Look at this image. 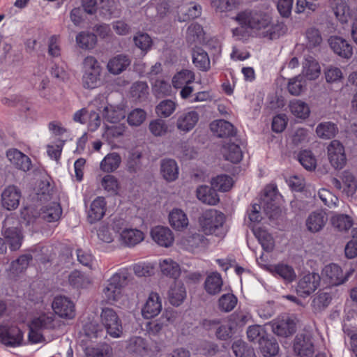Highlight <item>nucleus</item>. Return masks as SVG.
Segmentation results:
<instances>
[{"label":"nucleus","instance_id":"1","mask_svg":"<svg viewBox=\"0 0 357 357\" xmlns=\"http://www.w3.org/2000/svg\"><path fill=\"white\" fill-rule=\"evenodd\" d=\"M199 225L203 232L206 235L214 234L224 236L226 229L224 226L225 215L215 209L206 210L199 218Z\"/></svg>","mask_w":357,"mask_h":357},{"label":"nucleus","instance_id":"2","mask_svg":"<svg viewBox=\"0 0 357 357\" xmlns=\"http://www.w3.org/2000/svg\"><path fill=\"white\" fill-rule=\"evenodd\" d=\"M236 20L241 25L252 29L263 31L264 29L270 24V16L261 11L245 10L238 13Z\"/></svg>","mask_w":357,"mask_h":357},{"label":"nucleus","instance_id":"3","mask_svg":"<svg viewBox=\"0 0 357 357\" xmlns=\"http://www.w3.org/2000/svg\"><path fill=\"white\" fill-rule=\"evenodd\" d=\"M354 271V268H350L344 273L342 268L338 264L331 263L326 265L321 271L323 281L331 287L340 286L348 281Z\"/></svg>","mask_w":357,"mask_h":357},{"label":"nucleus","instance_id":"4","mask_svg":"<svg viewBox=\"0 0 357 357\" xmlns=\"http://www.w3.org/2000/svg\"><path fill=\"white\" fill-rule=\"evenodd\" d=\"M100 321L107 334L114 338L120 337L123 333L121 319L116 312L112 308H102L100 314Z\"/></svg>","mask_w":357,"mask_h":357},{"label":"nucleus","instance_id":"5","mask_svg":"<svg viewBox=\"0 0 357 357\" xmlns=\"http://www.w3.org/2000/svg\"><path fill=\"white\" fill-rule=\"evenodd\" d=\"M127 279L128 273L126 271L116 273L109 278L103 289L104 296L108 303L119 300L121 294V288L125 285Z\"/></svg>","mask_w":357,"mask_h":357},{"label":"nucleus","instance_id":"6","mask_svg":"<svg viewBox=\"0 0 357 357\" xmlns=\"http://www.w3.org/2000/svg\"><path fill=\"white\" fill-rule=\"evenodd\" d=\"M278 199L277 187L274 185H267L264 189L261 204L269 219H277L280 214V208L278 203Z\"/></svg>","mask_w":357,"mask_h":357},{"label":"nucleus","instance_id":"7","mask_svg":"<svg viewBox=\"0 0 357 357\" xmlns=\"http://www.w3.org/2000/svg\"><path fill=\"white\" fill-rule=\"evenodd\" d=\"M321 277L318 273H311L303 275L298 281L296 291L303 297L312 294L320 284Z\"/></svg>","mask_w":357,"mask_h":357},{"label":"nucleus","instance_id":"8","mask_svg":"<svg viewBox=\"0 0 357 357\" xmlns=\"http://www.w3.org/2000/svg\"><path fill=\"white\" fill-rule=\"evenodd\" d=\"M23 340L22 332L16 326H0V342L11 347L21 345Z\"/></svg>","mask_w":357,"mask_h":357},{"label":"nucleus","instance_id":"9","mask_svg":"<svg viewBox=\"0 0 357 357\" xmlns=\"http://www.w3.org/2000/svg\"><path fill=\"white\" fill-rule=\"evenodd\" d=\"M328 156L331 165L335 169H342L346 164L344 148L337 140H333L328 145Z\"/></svg>","mask_w":357,"mask_h":357},{"label":"nucleus","instance_id":"10","mask_svg":"<svg viewBox=\"0 0 357 357\" xmlns=\"http://www.w3.org/2000/svg\"><path fill=\"white\" fill-rule=\"evenodd\" d=\"M54 312L62 318L71 319L75 316L73 302L66 296H56L52 303Z\"/></svg>","mask_w":357,"mask_h":357},{"label":"nucleus","instance_id":"11","mask_svg":"<svg viewBox=\"0 0 357 357\" xmlns=\"http://www.w3.org/2000/svg\"><path fill=\"white\" fill-rule=\"evenodd\" d=\"M294 349L300 357H312L314 348L311 337L305 334L297 335L294 339Z\"/></svg>","mask_w":357,"mask_h":357},{"label":"nucleus","instance_id":"12","mask_svg":"<svg viewBox=\"0 0 357 357\" xmlns=\"http://www.w3.org/2000/svg\"><path fill=\"white\" fill-rule=\"evenodd\" d=\"M179 244L185 250L193 252L196 249L205 248L208 240L200 233H189L180 239Z\"/></svg>","mask_w":357,"mask_h":357},{"label":"nucleus","instance_id":"13","mask_svg":"<svg viewBox=\"0 0 357 357\" xmlns=\"http://www.w3.org/2000/svg\"><path fill=\"white\" fill-rule=\"evenodd\" d=\"M20 190L15 185H9L1 194L2 206L8 211L15 210L20 204Z\"/></svg>","mask_w":357,"mask_h":357},{"label":"nucleus","instance_id":"14","mask_svg":"<svg viewBox=\"0 0 357 357\" xmlns=\"http://www.w3.org/2000/svg\"><path fill=\"white\" fill-rule=\"evenodd\" d=\"M329 45L335 54L344 59H349L353 55L352 45L344 38L333 36L328 40Z\"/></svg>","mask_w":357,"mask_h":357},{"label":"nucleus","instance_id":"15","mask_svg":"<svg viewBox=\"0 0 357 357\" xmlns=\"http://www.w3.org/2000/svg\"><path fill=\"white\" fill-rule=\"evenodd\" d=\"M162 310L161 298L157 293L151 292L142 309V314L145 319L156 317Z\"/></svg>","mask_w":357,"mask_h":357},{"label":"nucleus","instance_id":"16","mask_svg":"<svg viewBox=\"0 0 357 357\" xmlns=\"http://www.w3.org/2000/svg\"><path fill=\"white\" fill-rule=\"evenodd\" d=\"M107 210V202L103 197H97L91 204L87 212L88 221L93 224L100 220Z\"/></svg>","mask_w":357,"mask_h":357},{"label":"nucleus","instance_id":"17","mask_svg":"<svg viewBox=\"0 0 357 357\" xmlns=\"http://www.w3.org/2000/svg\"><path fill=\"white\" fill-rule=\"evenodd\" d=\"M327 221L326 213L322 210H317L308 215L305 225L308 231L312 233H317L324 229Z\"/></svg>","mask_w":357,"mask_h":357},{"label":"nucleus","instance_id":"18","mask_svg":"<svg viewBox=\"0 0 357 357\" xmlns=\"http://www.w3.org/2000/svg\"><path fill=\"white\" fill-rule=\"evenodd\" d=\"M152 239L159 245L168 248L174 242L172 231L167 227L157 226L151 231Z\"/></svg>","mask_w":357,"mask_h":357},{"label":"nucleus","instance_id":"19","mask_svg":"<svg viewBox=\"0 0 357 357\" xmlns=\"http://www.w3.org/2000/svg\"><path fill=\"white\" fill-rule=\"evenodd\" d=\"M199 119V114L196 111L183 112L178 116L176 128L180 131L188 132L195 128Z\"/></svg>","mask_w":357,"mask_h":357},{"label":"nucleus","instance_id":"20","mask_svg":"<svg viewBox=\"0 0 357 357\" xmlns=\"http://www.w3.org/2000/svg\"><path fill=\"white\" fill-rule=\"evenodd\" d=\"M177 13L179 21L185 22L199 17L202 13V7L195 2L181 4L177 8Z\"/></svg>","mask_w":357,"mask_h":357},{"label":"nucleus","instance_id":"21","mask_svg":"<svg viewBox=\"0 0 357 357\" xmlns=\"http://www.w3.org/2000/svg\"><path fill=\"white\" fill-rule=\"evenodd\" d=\"M10 162L17 169L24 172L29 171L31 166L30 158L17 149H10L6 153Z\"/></svg>","mask_w":357,"mask_h":357},{"label":"nucleus","instance_id":"22","mask_svg":"<svg viewBox=\"0 0 357 357\" xmlns=\"http://www.w3.org/2000/svg\"><path fill=\"white\" fill-rule=\"evenodd\" d=\"M8 220H6L3 225V234L6 243L11 250L15 251L21 247L22 236L17 227H6Z\"/></svg>","mask_w":357,"mask_h":357},{"label":"nucleus","instance_id":"23","mask_svg":"<svg viewBox=\"0 0 357 357\" xmlns=\"http://www.w3.org/2000/svg\"><path fill=\"white\" fill-rule=\"evenodd\" d=\"M160 173L166 181L172 182L176 181L179 174L177 162L173 159H162L160 161Z\"/></svg>","mask_w":357,"mask_h":357},{"label":"nucleus","instance_id":"24","mask_svg":"<svg viewBox=\"0 0 357 357\" xmlns=\"http://www.w3.org/2000/svg\"><path fill=\"white\" fill-rule=\"evenodd\" d=\"M61 214L62 208L60 204L52 202L42 207L38 216L47 222H54L60 219Z\"/></svg>","mask_w":357,"mask_h":357},{"label":"nucleus","instance_id":"25","mask_svg":"<svg viewBox=\"0 0 357 357\" xmlns=\"http://www.w3.org/2000/svg\"><path fill=\"white\" fill-rule=\"evenodd\" d=\"M144 238V233L141 230L128 228L121 232L119 239L121 244L128 247H133L142 242Z\"/></svg>","mask_w":357,"mask_h":357},{"label":"nucleus","instance_id":"26","mask_svg":"<svg viewBox=\"0 0 357 357\" xmlns=\"http://www.w3.org/2000/svg\"><path fill=\"white\" fill-rule=\"evenodd\" d=\"M196 195L199 201L208 205L214 206L220 202L219 196L212 186L206 185L199 186L196 190Z\"/></svg>","mask_w":357,"mask_h":357},{"label":"nucleus","instance_id":"27","mask_svg":"<svg viewBox=\"0 0 357 357\" xmlns=\"http://www.w3.org/2000/svg\"><path fill=\"white\" fill-rule=\"evenodd\" d=\"M130 64V59L124 54H119L112 58L107 63L108 71L114 75H119L124 71Z\"/></svg>","mask_w":357,"mask_h":357},{"label":"nucleus","instance_id":"28","mask_svg":"<svg viewBox=\"0 0 357 357\" xmlns=\"http://www.w3.org/2000/svg\"><path fill=\"white\" fill-rule=\"evenodd\" d=\"M170 225L177 231L185 229L189 224L187 215L179 208H174L169 214Z\"/></svg>","mask_w":357,"mask_h":357},{"label":"nucleus","instance_id":"29","mask_svg":"<svg viewBox=\"0 0 357 357\" xmlns=\"http://www.w3.org/2000/svg\"><path fill=\"white\" fill-rule=\"evenodd\" d=\"M223 285L221 275L218 272H213L209 274L204 282V289L210 295L219 294Z\"/></svg>","mask_w":357,"mask_h":357},{"label":"nucleus","instance_id":"30","mask_svg":"<svg viewBox=\"0 0 357 357\" xmlns=\"http://www.w3.org/2000/svg\"><path fill=\"white\" fill-rule=\"evenodd\" d=\"M186 297L185 288L181 282H175L168 293L169 303L174 306H179Z\"/></svg>","mask_w":357,"mask_h":357},{"label":"nucleus","instance_id":"31","mask_svg":"<svg viewBox=\"0 0 357 357\" xmlns=\"http://www.w3.org/2000/svg\"><path fill=\"white\" fill-rule=\"evenodd\" d=\"M211 129L218 137H229L236 134L234 126L225 120L213 122L211 124Z\"/></svg>","mask_w":357,"mask_h":357},{"label":"nucleus","instance_id":"32","mask_svg":"<svg viewBox=\"0 0 357 357\" xmlns=\"http://www.w3.org/2000/svg\"><path fill=\"white\" fill-rule=\"evenodd\" d=\"M31 323L33 328H38L43 331L54 329L57 325L55 317L52 313L43 314L34 318Z\"/></svg>","mask_w":357,"mask_h":357},{"label":"nucleus","instance_id":"33","mask_svg":"<svg viewBox=\"0 0 357 357\" xmlns=\"http://www.w3.org/2000/svg\"><path fill=\"white\" fill-rule=\"evenodd\" d=\"M273 331L278 336L287 337L296 332V324L289 318L282 319L273 324Z\"/></svg>","mask_w":357,"mask_h":357},{"label":"nucleus","instance_id":"34","mask_svg":"<svg viewBox=\"0 0 357 357\" xmlns=\"http://www.w3.org/2000/svg\"><path fill=\"white\" fill-rule=\"evenodd\" d=\"M259 349L264 357H273L279 351V345L275 337L268 335L265 339L261 340Z\"/></svg>","mask_w":357,"mask_h":357},{"label":"nucleus","instance_id":"35","mask_svg":"<svg viewBox=\"0 0 357 357\" xmlns=\"http://www.w3.org/2000/svg\"><path fill=\"white\" fill-rule=\"evenodd\" d=\"M195 79L194 72L188 69H183L177 72L172 77V86L175 89L191 84Z\"/></svg>","mask_w":357,"mask_h":357},{"label":"nucleus","instance_id":"36","mask_svg":"<svg viewBox=\"0 0 357 357\" xmlns=\"http://www.w3.org/2000/svg\"><path fill=\"white\" fill-rule=\"evenodd\" d=\"M126 349L129 353L144 356L148 353V344L141 337H132L128 341Z\"/></svg>","mask_w":357,"mask_h":357},{"label":"nucleus","instance_id":"37","mask_svg":"<svg viewBox=\"0 0 357 357\" xmlns=\"http://www.w3.org/2000/svg\"><path fill=\"white\" fill-rule=\"evenodd\" d=\"M253 231L263 250L267 252L273 251L275 242L271 234L261 227L255 228Z\"/></svg>","mask_w":357,"mask_h":357},{"label":"nucleus","instance_id":"38","mask_svg":"<svg viewBox=\"0 0 357 357\" xmlns=\"http://www.w3.org/2000/svg\"><path fill=\"white\" fill-rule=\"evenodd\" d=\"M130 96L139 102L147 100L149 96V86L146 82L138 81L134 82L130 87Z\"/></svg>","mask_w":357,"mask_h":357},{"label":"nucleus","instance_id":"39","mask_svg":"<svg viewBox=\"0 0 357 357\" xmlns=\"http://www.w3.org/2000/svg\"><path fill=\"white\" fill-rule=\"evenodd\" d=\"M160 268L164 275L171 278L176 279L181 273L179 265L169 258L160 260Z\"/></svg>","mask_w":357,"mask_h":357},{"label":"nucleus","instance_id":"40","mask_svg":"<svg viewBox=\"0 0 357 357\" xmlns=\"http://www.w3.org/2000/svg\"><path fill=\"white\" fill-rule=\"evenodd\" d=\"M173 319L171 314L168 312L163 314L158 319L149 322L146 325V331L151 335H158L164 327L168 326Z\"/></svg>","mask_w":357,"mask_h":357},{"label":"nucleus","instance_id":"41","mask_svg":"<svg viewBox=\"0 0 357 357\" xmlns=\"http://www.w3.org/2000/svg\"><path fill=\"white\" fill-rule=\"evenodd\" d=\"M192 62L195 66L202 71L210 68V59L206 52L202 48H196L192 52Z\"/></svg>","mask_w":357,"mask_h":357},{"label":"nucleus","instance_id":"42","mask_svg":"<svg viewBox=\"0 0 357 357\" xmlns=\"http://www.w3.org/2000/svg\"><path fill=\"white\" fill-rule=\"evenodd\" d=\"M223 155L225 160L233 163L239 162L243 158V152L238 144L228 143L223 146Z\"/></svg>","mask_w":357,"mask_h":357},{"label":"nucleus","instance_id":"43","mask_svg":"<svg viewBox=\"0 0 357 357\" xmlns=\"http://www.w3.org/2000/svg\"><path fill=\"white\" fill-rule=\"evenodd\" d=\"M337 132L338 128L336 124L330 121L320 123L316 128L317 136L325 139L333 138Z\"/></svg>","mask_w":357,"mask_h":357},{"label":"nucleus","instance_id":"44","mask_svg":"<svg viewBox=\"0 0 357 357\" xmlns=\"http://www.w3.org/2000/svg\"><path fill=\"white\" fill-rule=\"evenodd\" d=\"M121 158L117 153L107 154L100 162V169L105 172H113L120 165Z\"/></svg>","mask_w":357,"mask_h":357},{"label":"nucleus","instance_id":"45","mask_svg":"<svg viewBox=\"0 0 357 357\" xmlns=\"http://www.w3.org/2000/svg\"><path fill=\"white\" fill-rule=\"evenodd\" d=\"M68 281L76 289L86 288L91 283L90 277L79 271H73L69 275Z\"/></svg>","mask_w":357,"mask_h":357},{"label":"nucleus","instance_id":"46","mask_svg":"<svg viewBox=\"0 0 357 357\" xmlns=\"http://www.w3.org/2000/svg\"><path fill=\"white\" fill-rule=\"evenodd\" d=\"M272 272L288 282H292L296 277L294 268L291 266L283 263L273 266Z\"/></svg>","mask_w":357,"mask_h":357},{"label":"nucleus","instance_id":"47","mask_svg":"<svg viewBox=\"0 0 357 357\" xmlns=\"http://www.w3.org/2000/svg\"><path fill=\"white\" fill-rule=\"evenodd\" d=\"M331 7L340 22L342 23L347 22L349 9L345 0H332Z\"/></svg>","mask_w":357,"mask_h":357},{"label":"nucleus","instance_id":"48","mask_svg":"<svg viewBox=\"0 0 357 357\" xmlns=\"http://www.w3.org/2000/svg\"><path fill=\"white\" fill-rule=\"evenodd\" d=\"M287 89L290 94L299 96L306 89V79L302 75H298L289 79Z\"/></svg>","mask_w":357,"mask_h":357},{"label":"nucleus","instance_id":"49","mask_svg":"<svg viewBox=\"0 0 357 357\" xmlns=\"http://www.w3.org/2000/svg\"><path fill=\"white\" fill-rule=\"evenodd\" d=\"M289 109L292 114L296 117L305 119L310 114V109L307 103L300 100H294L290 102Z\"/></svg>","mask_w":357,"mask_h":357},{"label":"nucleus","instance_id":"50","mask_svg":"<svg viewBox=\"0 0 357 357\" xmlns=\"http://www.w3.org/2000/svg\"><path fill=\"white\" fill-rule=\"evenodd\" d=\"M211 186L217 191L227 192L233 185V178L226 174H220L212 178Z\"/></svg>","mask_w":357,"mask_h":357},{"label":"nucleus","instance_id":"51","mask_svg":"<svg viewBox=\"0 0 357 357\" xmlns=\"http://www.w3.org/2000/svg\"><path fill=\"white\" fill-rule=\"evenodd\" d=\"M204 34L202 26L197 23H192L187 29V42L190 44L201 43L203 40Z\"/></svg>","mask_w":357,"mask_h":357},{"label":"nucleus","instance_id":"52","mask_svg":"<svg viewBox=\"0 0 357 357\" xmlns=\"http://www.w3.org/2000/svg\"><path fill=\"white\" fill-rule=\"evenodd\" d=\"M303 75L305 79L314 80L320 75V66L314 59H306L303 63Z\"/></svg>","mask_w":357,"mask_h":357},{"label":"nucleus","instance_id":"53","mask_svg":"<svg viewBox=\"0 0 357 357\" xmlns=\"http://www.w3.org/2000/svg\"><path fill=\"white\" fill-rule=\"evenodd\" d=\"M231 349L236 357H255L254 349L241 340L234 341Z\"/></svg>","mask_w":357,"mask_h":357},{"label":"nucleus","instance_id":"54","mask_svg":"<svg viewBox=\"0 0 357 357\" xmlns=\"http://www.w3.org/2000/svg\"><path fill=\"white\" fill-rule=\"evenodd\" d=\"M96 36L87 31H82L76 36V42L82 49H92L96 43Z\"/></svg>","mask_w":357,"mask_h":357},{"label":"nucleus","instance_id":"55","mask_svg":"<svg viewBox=\"0 0 357 357\" xmlns=\"http://www.w3.org/2000/svg\"><path fill=\"white\" fill-rule=\"evenodd\" d=\"M269 334L265 328L259 325L249 326L247 331V336L250 342L260 344L261 340L265 339Z\"/></svg>","mask_w":357,"mask_h":357},{"label":"nucleus","instance_id":"56","mask_svg":"<svg viewBox=\"0 0 357 357\" xmlns=\"http://www.w3.org/2000/svg\"><path fill=\"white\" fill-rule=\"evenodd\" d=\"M177 104L172 100H162L155 107L158 116L167 118L170 116L176 110Z\"/></svg>","mask_w":357,"mask_h":357},{"label":"nucleus","instance_id":"57","mask_svg":"<svg viewBox=\"0 0 357 357\" xmlns=\"http://www.w3.org/2000/svg\"><path fill=\"white\" fill-rule=\"evenodd\" d=\"M133 41L137 47L140 49L144 54L149 51L152 46V39L149 34L145 33H137L133 38Z\"/></svg>","mask_w":357,"mask_h":357},{"label":"nucleus","instance_id":"58","mask_svg":"<svg viewBox=\"0 0 357 357\" xmlns=\"http://www.w3.org/2000/svg\"><path fill=\"white\" fill-rule=\"evenodd\" d=\"M142 153L139 151H132L127 162V169L130 173H137L142 170Z\"/></svg>","mask_w":357,"mask_h":357},{"label":"nucleus","instance_id":"59","mask_svg":"<svg viewBox=\"0 0 357 357\" xmlns=\"http://www.w3.org/2000/svg\"><path fill=\"white\" fill-rule=\"evenodd\" d=\"M285 27L282 23L268 24L267 27L264 28L261 32L264 37H267L271 40L278 38L281 35L284 33Z\"/></svg>","mask_w":357,"mask_h":357},{"label":"nucleus","instance_id":"60","mask_svg":"<svg viewBox=\"0 0 357 357\" xmlns=\"http://www.w3.org/2000/svg\"><path fill=\"white\" fill-rule=\"evenodd\" d=\"M331 222L333 226L339 231H347L352 226V220L347 215L337 214L332 217Z\"/></svg>","mask_w":357,"mask_h":357},{"label":"nucleus","instance_id":"61","mask_svg":"<svg viewBox=\"0 0 357 357\" xmlns=\"http://www.w3.org/2000/svg\"><path fill=\"white\" fill-rule=\"evenodd\" d=\"M237 301V298L233 294H225L219 298L218 306L221 311L228 312L236 307Z\"/></svg>","mask_w":357,"mask_h":357},{"label":"nucleus","instance_id":"62","mask_svg":"<svg viewBox=\"0 0 357 357\" xmlns=\"http://www.w3.org/2000/svg\"><path fill=\"white\" fill-rule=\"evenodd\" d=\"M298 161L301 165L307 170H314L317 166V161L310 151H303L298 155Z\"/></svg>","mask_w":357,"mask_h":357},{"label":"nucleus","instance_id":"63","mask_svg":"<svg viewBox=\"0 0 357 357\" xmlns=\"http://www.w3.org/2000/svg\"><path fill=\"white\" fill-rule=\"evenodd\" d=\"M307 46L310 48L318 47L322 42V37L318 29L310 27L305 31Z\"/></svg>","mask_w":357,"mask_h":357},{"label":"nucleus","instance_id":"64","mask_svg":"<svg viewBox=\"0 0 357 357\" xmlns=\"http://www.w3.org/2000/svg\"><path fill=\"white\" fill-rule=\"evenodd\" d=\"M31 260L32 255L31 254L22 255L11 263L10 271L15 274L21 273L27 268Z\"/></svg>","mask_w":357,"mask_h":357}]
</instances>
